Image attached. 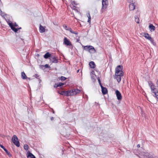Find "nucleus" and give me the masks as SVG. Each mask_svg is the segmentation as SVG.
<instances>
[{
	"label": "nucleus",
	"mask_w": 158,
	"mask_h": 158,
	"mask_svg": "<svg viewBox=\"0 0 158 158\" xmlns=\"http://www.w3.org/2000/svg\"><path fill=\"white\" fill-rule=\"evenodd\" d=\"M123 66L121 65H118L115 68V77L117 81L119 83L121 81V77L123 76V73L122 71Z\"/></svg>",
	"instance_id": "1"
},
{
	"label": "nucleus",
	"mask_w": 158,
	"mask_h": 158,
	"mask_svg": "<svg viewBox=\"0 0 158 158\" xmlns=\"http://www.w3.org/2000/svg\"><path fill=\"white\" fill-rule=\"evenodd\" d=\"M80 90L78 89H73L67 91H62L59 93L62 95L66 96H73L79 93Z\"/></svg>",
	"instance_id": "2"
},
{
	"label": "nucleus",
	"mask_w": 158,
	"mask_h": 158,
	"mask_svg": "<svg viewBox=\"0 0 158 158\" xmlns=\"http://www.w3.org/2000/svg\"><path fill=\"white\" fill-rule=\"evenodd\" d=\"M85 50L88 51L91 53H94L96 52V50L94 47L92 46H82Z\"/></svg>",
	"instance_id": "3"
},
{
	"label": "nucleus",
	"mask_w": 158,
	"mask_h": 158,
	"mask_svg": "<svg viewBox=\"0 0 158 158\" xmlns=\"http://www.w3.org/2000/svg\"><path fill=\"white\" fill-rule=\"evenodd\" d=\"M12 140L13 143L16 146L18 147H19L20 146V144L18 140V139L15 135H14L13 136Z\"/></svg>",
	"instance_id": "4"
},
{
	"label": "nucleus",
	"mask_w": 158,
	"mask_h": 158,
	"mask_svg": "<svg viewBox=\"0 0 158 158\" xmlns=\"http://www.w3.org/2000/svg\"><path fill=\"white\" fill-rule=\"evenodd\" d=\"M63 44L66 46H72L71 42L66 37H64V38Z\"/></svg>",
	"instance_id": "5"
},
{
	"label": "nucleus",
	"mask_w": 158,
	"mask_h": 158,
	"mask_svg": "<svg viewBox=\"0 0 158 158\" xmlns=\"http://www.w3.org/2000/svg\"><path fill=\"white\" fill-rule=\"evenodd\" d=\"M108 4V2L102 1V6L101 10L102 12H103L107 8Z\"/></svg>",
	"instance_id": "6"
},
{
	"label": "nucleus",
	"mask_w": 158,
	"mask_h": 158,
	"mask_svg": "<svg viewBox=\"0 0 158 158\" xmlns=\"http://www.w3.org/2000/svg\"><path fill=\"white\" fill-rule=\"evenodd\" d=\"M144 36L146 38L149 40L152 44L154 43L153 40L151 38V37L149 35L148 33H144Z\"/></svg>",
	"instance_id": "7"
},
{
	"label": "nucleus",
	"mask_w": 158,
	"mask_h": 158,
	"mask_svg": "<svg viewBox=\"0 0 158 158\" xmlns=\"http://www.w3.org/2000/svg\"><path fill=\"white\" fill-rule=\"evenodd\" d=\"M8 24L9 25L10 27H11V29L15 32H17L18 29H21V28L20 27L19 28H16L13 26V25H12V23H8Z\"/></svg>",
	"instance_id": "8"
},
{
	"label": "nucleus",
	"mask_w": 158,
	"mask_h": 158,
	"mask_svg": "<svg viewBox=\"0 0 158 158\" xmlns=\"http://www.w3.org/2000/svg\"><path fill=\"white\" fill-rule=\"evenodd\" d=\"M141 153L145 158H149L150 157V154L148 152H143Z\"/></svg>",
	"instance_id": "9"
},
{
	"label": "nucleus",
	"mask_w": 158,
	"mask_h": 158,
	"mask_svg": "<svg viewBox=\"0 0 158 158\" xmlns=\"http://www.w3.org/2000/svg\"><path fill=\"white\" fill-rule=\"evenodd\" d=\"M115 93L117 99L119 100L121 99L122 97L120 93L118 90H116Z\"/></svg>",
	"instance_id": "10"
},
{
	"label": "nucleus",
	"mask_w": 158,
	"mask_h": 158,
	"mask_svg": "<svg viewBox=\"0 0 158 158\" xmlns=\"http://www.w3.org/2000/svg\"><path fill=\"white\" fill-rule=\"evenodd\" d=\"M50 60L53 63H57L58 62V60L56 59V58L54 56H51L50 58Z\"/></svg>",
	"instance_id": "11"
},
{
	"label": "nucleus",
	"mask_w": 158,
	"mask_h": 158,
	"mask_svg": "<svg viewBox=\"0 0 158 158\" xmlns=\"http://www.w3.org/2000/svg\"><path fill=\"white\" fill-rule=\"evenodd\" d=\"M149 28L151 32L154 31L155 30V27L152 24H150L149 26Z\"/></svg>",
	"instance_id": "12"
},
{
	"label": "nucleus",
	"mask_w": 158,
	"mask_h": 158,
	"mask_svg": "<svg viewBox=\"0 0 158 158\" xmlns=\"http://www.w3.org/2000/svg\"><path fill=\"white\" fill-rule=\"evenodd\" d=\"M39 30L40 33L44 32L45 31V28L43 26H42L41 25H40L39 27Z\"/></svg>",
	"instance_id": "13"
},
{
	"label": "nucleus",
	"mask_w": 158,
	"mask_h": 158,
	"mask_svg": "<svg viewBox=\"0 0 158 158\" xmlns=\"http://www.w3.org/2000/svg\"><path fill=\"white\" fill-rule=\"evenodd\" d=\"M129 8L130 10H133L135 9V6L134 3H131L129 5Z\"/></svg>",
	"instance_id": "14"
},
{
	"label": "nucleus",
	"mask_w": 158,
	"mask_h": 158,
	"mask_svg": "<svg viewBox=\"0 0 158 158\" xmlns=\"http://www.w3.org/2000/svg\"><path fill=\"white\" fill-rule=\"evenodd\" d=\"M102 91L103 94H106L107 93V90L106 88H103L102 89Z\"/></svg>",
	"instance_id": "15"
},
{
	"label": "nucleus",
	"mask_w": 158,
	"mask_h": 158,
	"mask_svg": "<svg viewBox=\"0 0 158 158\" xmlns=\"http://www.w3.org/2000/svg\"><path fill=\"white\" fill-rule=\"evenodd\" d=\"M89 65L91 68H94L95 67V65L94 62L91 61L89 63Z\"/></svg>",
	"instance_id": "16"
},
{
	"label": "nucleus",
	"mask_w": 158,
	"mask_h": 158,
	"mask_svg": "<svg viewBox=\"0 0 158 158\" xmlns=\"http://www.w3.org/2000/svg\"><path fill=\"white\" fill-rule=\"evenodd\" d=\"M27 158H35V156L30 152H29L27 156Z\"/></svg>",
	"instance_id": "17"
},
{
	"label": "nucleus",
	"mask_w": 158,
	"mask_h": 158,
	"mask_svg": "<svg viewBox=\"0 0 158 158\" xmlns=\"http://www.w3.org/2000/svg\"><path fill=\"white\" fill-rule=\"evenodd\" d=\"M21 77L23 79H25L27 77L24 72H22L21 73Z\"/></svg>",
	"instance_id": "18"
},
{
	"label": "nucleus",
	"mask_w": 158,
	"mask_h": 158,
	"mask_svg": "<svg viewBox=\"0 0 158 158\" xmlns=\"http://www.w3.org/2000/svg\"><path fill=\"white\" fill-rule=\"evenodd\" d=\"M51 56V54L48 52L46 53L44 56V57L45 59L48 58L49 57L50 58Z\"/></svg>",
	"instance_id": "19"
},
{
	"label": "nucleus",
	"mask_w": 158,
	"mask_h": 158,
	"mask_svg": "<svg viewBox=\"0 0 158 158\" xmlns=\"http://www.w3.org/2000/svg\"><path fill=\"white\" fill-rule=\"evenodd\" d=\"M68 31H70V32L76 35H77L78 34V33L77 32H75L73 31L72 29L70 27H69L68 29Z\"/></svg>",
	"instance_id": "20"
},
{
	"label": "nucleus",
	"mask_w": 158,
	"mask_h": 158,
	"mask_svg": "<svg viewBox=\"0 0 158 158\" xmlns=\"http://www.w3.org/2000/svg\"><path fill=\"white\" fill-rule=\"evenodd\" d=\"M0 147L4 150L6 152L8 155H9L10 154V152H8V151L5 148V147L2 145L0 144Z\"/></svg>",
	"instance_id": "21"
},
{
	"label": "nucleus",
	"mask_w": 158,
	"mask_h": 158,
	"mask_svg": "<svg viewBox=\"0 0 158 158\" xmlns=\"http://www.w3.org/2000/svg\"><path fill=\"white\" fill-rule=\"evenodd\" d=\"M150 88H151L152 92V93H154V91L155 90V86L153 84L151 85L150 86Z\"/></svg>",
	"instance_id": "22"
},
{
	"label": "nucleus",
	"mask_w": 158,
	"mask_h": 158,
	"mask_svg": "<svg viewBox=\"0 0 158 158\" xmlns=\"http://www.w3.org/2000/svg\"><path fill=\"white\" fill-rule=\"evenodd\" d=\"M87 17L88 18V22L89 23H90V20H91V16L90 14V13L89 12L88 13V15H87Z\"/></svg>",
	"instance_id": "23"
},
{
	"label": "nucleus",
	"mask_w": 158,
	"mask_h": 158,
	"mask_svg": "<svg viewBox=\"0 0 158 158\" xmlns=\"http://www.w3.org/2000/svg\"><path fill=\"white\" fill-rule=\"evenodd\" d=\"M70 6L73 9L77 11V9H76V7L74 5H73V4H71L70 5Z\"/></svg>",
	"instance_id": "24"
},
{
	"label": "nucleus",
	"mask_w": 158,
	"mask_h": 158,
	"mask_svg": "<svg viewBox=\"0 0 158 158\" xmlns=\"http://www.w3.org/2000/svg\"><path fill=\"white\" fill-rule=\"evenodd\" d=\"M135 21L138 23H139V19L138 16H135Z\"/></svg>",
	"instance_id": "25"
},
{
	"label": "nucleus",
	"mask_w": 158,
	"mask_h": 158,
	"mask_svg": "<svg viewBox=\"0 0 158 158\" xmlns=\"http://www.w3.org/2000/svg\"><path fill=\"white\" fill-rule=\"evenodd\" d=\"M155 94V97L158 99V90L157 92H156L155 91H154V93H153Z\"/></svg>",
	"instance_id": "26"
},
{
	"label": "nucleus",
	"mask_w": 158,
	"mask_h": 158,
	"mask_svg": "<svg viewBox=\"0 0 158 158\" xmlns=\"http://www.w3.org/2000/svg\"><path fill=\"white\" fill-rule=\"evenodd\" d=\"M41 66L42 68L44 67H45V68H48L50 67L49 65L48 64H46L44 66L43 65H41Z\"/></svg>",
	"instance_id": "27"
},
{
	"label": "nucleus",
	"mask_w": 158,
	"mask_h": 158,
	"mask_svg": "<svg viewBox=\"0 0 158 158\" xmlns=\"http://www.w3.org/2000/svg\"><path fill=\"white\" fill-rule=\"evenodd\" d=\"M24 148L26 150H27L28 149V146L27 144H25L24 146Z\"/></svg>",
	"instance_id": "28"
},
{
	"label": "nucleus",
	"mask_w": 158,
	"mask_h": 158,
	"mask_svg": "<svg viewBox=\"0 0 158 158\" xmlns=\"http://www.w3.org/2000/svg\"><path fill=\"white\" fill-rule=\"evenodd\" d=\"M64 85V83H60L57 85L56 86V87L61 86Z\"/></svg>",
	"instance_id": "29"
},
{
	"label": "nucleus",
	"mask_w": 158,
	"mask_h": 158,
	"mask_svg": "<svg viewBox=\"0 0 158 158\" xmlns=\"http://www.w3.org/2000/svg\"><path fill=\"white\" fill-rule=\"evenodd\" d=\"M60 79L61 80V81H64L66 79V78L65 77H63V76H61Z\"/></svg>",
	"instance_id": "30"
},
{
	"label": "nucleus",
	"mask_w": 158,
	"mask_h": 158,
	"mask_svg": "<svg viewBox=\"0 0 158 158\" xmlns=\"http://www.w3.org/2000/svg\"><path fill=\"white\" fill-rule=\"evenodd\" d=\"M73 4V5H74V6H76V5H77V3L75 1H73V2H72L71 4Z\"/></svg>",
	"instance_id": "31"
},
{
	"label": "nucleus",
	"mask_w": 158,
	"mask_h": 158,
	"mask_svg": "<svg viewBox=\"0 0 158 158\" xmlns=\"http://www.w3.org/2000/svg\"><path fill=\"white\" fill-rule=\"evenodd\" d=\"M63 27L65 29H66L67 30H68L67 29L68 28H67V27L66 25L64 24L63 26Z\"/></svg>",
	"instance_id": "32"
},
{
	"label": "nucleus",
	"mask_w": 158,
	"mask_h": 158,
	"mask_svg": "<svg viewBox=\"0 0 158 158\" xmlns=\"http://www.w3.org/2000/svg\"><path fill=\"white\" fill-rule=\"evenodd\" d=\"M12 25H13V26L14 27H17L18 26V25H17L15 23L13 24H12Z\"/></svg>",
	"instance_id": "33"
},
{
	"label": "nucleus",
	"mask_w": 158,
	"mask_h": 158,
	"mask_svg": "<svg viewBox=\"0 0 158 158\" xmlns=\"http://www.w3.org/2000/svg\"><path fill=\"white\" fill-rule=\"evenodd\" d=\"M153 84H152V83L151 81H150V82H149V85L150 86H151V85H153Z\"/></svg>",
	"instance_id": "34"
},
{
	"label": "nucleus",
	"mask_w": 158,
	"mask_h": 158,
	"mask_svg": "<svg viewBox=\"0 0 158 158\" xmlns=\"http://www.w3.org/2000/svg\"><path fill=\"white\" fill-rule=\"evenodd\" d=\"M34 76L36 78H38L39 77V76L38 74H35V75Z\"/></svg>",
	"instance_id": "35"
},
{
	"label": "nucleus",
	"mask_w": 158,
	"mask_h": 158,
	"mask_svg": "<svg viewBox=\"0 0 158 158\" xmlns=\"http://www.w3.org/2000/svg\"><path fill=\"white\" fill-rule=\"evenodd\" d=\"M98 81L99 83H101V82L100 80V78H99V77H98Z\"/></svg>",
	"instance_id": "36"
},
{
	"label": "nucleus",
	"mask_w": 158,
	"mask_h": 158,
	"mask_svg": "<svg viewBox=\"0 0 158 158\" xmlns=\"http://www.w3.org/2000/svg\"><path fill=\"white\" fill-rule=\"evenodd\" d=\"M53 119H54V118L53 117H52L51 118V120H53Z\"/></svg>",
	"instance_id": "37"
},
{
	"label": "nucleus",
	"mask_w": 158,
	"mask_h": 158,
	"mask_svg": "<svg viewBox=\"0 0 158 158\" xmlns=\"http://www.w3.org/2000/svg\"><path fill=\"white\" fill-rule=\"evenodd\" d=\"M156 84L157 85V87H158V81H157L156 82Z\"/></svg>",
	"instance_id": "38"
},
{
	"label": "nucleus",
	"mask_w": 158,
	"mask_h": 158,
	"mask_svg": "<svg viewBox=\"0 0 158 158\" xmlns=\"http://www.w3.org/2000/svg\"><path fill=\"white\" fill-rule=\"evenodd\" d=\"M137 147L138 148H139L140 147V145L138 144L137 145Z\"/></svg>",
	"instance_id": "39"
},
{
	"label": "nucleus",
	"mask_w": 158,
	"mask_h": 158,
	"mask_svg": "<svg viewBox=\"0 0 158 158\" xmlns=\"http://www.w3.org/2000/svg\"><path fill=\"white\" fill-rule=\"evenodd\" d=\"M100 86H101V88H102V89L103 88H104V87H103L102 86V85H101Z\"/></svg>",
	"instance_id": "40"
},
{
	"label": "nucleus",
	"mask_w": 158,
	"mask_h": 158,
	"mask_svg": "<svg viewBox=\"0 0 158 158\" xmlns=\"http://www.w3.org/2000/svg\"><path fill=\"white\" fill-rule=\"evenodd\" d=\"M79 40H79V39H77V42H79Z\"/></svg>",
	"instance_id": "41"
},
{
	"label": "nucleus",
	"mask_w": 158,
	"mask_h": 158,
	"mask_svg": "<svg viewBox=\"0 0 158 158\" xmlns=\"http://www.w3.org/2000/svg\"><path fill=\"white\" fill-rule=\"evenodd\" d=\"M102 1H105V2H108V0H102Z\"/></svg>",
	"instance_id": "42"
},
{
	"label": "nucleus",
	"mask_w": 158,
	"mask_h": 158,
	"mask_svg": "<svg viewBox=\"0 0 158 158\" xmlns=\"http://www.w3.org/2000/svg\"><path fill=\"white\" fill-rule=\"evenodd\" d=\"M94 71H92V73L93 74H94Z\"/></svg>",
	"instance_id": "43"
},
{
	"label": "nucleus",
	"mask_w": 158,
	"mask_h": 158,
	"mask_svg": "<svg viewBox=\"0 0 158 158\" xmlns=\"http://www.w3.org/2000/svg\"><path fill=\"white\" fill-rule=\"evenodd\" d=\"M56 84L55 85H54V87L55 88H57V87H56Z\"/></svg>",
	"instance_id": "44"
},
{
	"label": "nucleus",
	"mask_w": 158,
	"mask_h": 158,
	"mask_svg": "<svg viewBox=\"0 0 158 158\" xmlns=\"http://www.w3.org/2000/svg\"><path fill=\"white\" fill-rule=\"evenodd\" d=\"M99 85H100V86L101 85H102V84H101V83H99Z\"/></svg>",
	"instance_id": "45"
},
{
	"label": "nucleus",
	"mask_w": 158,
	"mask_h": 158,
	"mask_svg": "<svg viewBox=\"0 0 158 158\" xmlns=\"http://www.w3.org/2000/svg\"><path fill=\"white\" fill-rule=\"evenodd\" d=\"M79 70H77V73H78L79 72Z\"/></svg>",
	"instance_id": "46"
},
{
	"label": "nucleus",
	"mask_w": 158,
	"mask_h": 158,
	"mask_svg": "<svg viewBox=\"0 0 158 158\" xmlns=\"http://www.w3.org/2000/svg\"><path fill=\"white\" fill-rule=\"evenodd\" d=\"M157 158H158V157Z\"/></svg>",
	"instance_id": "47"
}]
</instances>
